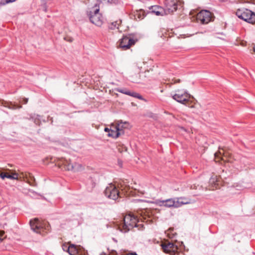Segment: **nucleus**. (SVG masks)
<instances>
[{
    "label": "nucleus",
    "mask_w": 255,
    "mask_h": 255,
    "mask_svg": "<svg viewBox=\"0 0 255 255\" xmlns=\"http://www.w3.org/2000/svg\"><path fill=\"white\" fill-rule=\"evenodd\" d=\"M137 222L138 220L134 216L130 214L126 215L123 219V223L119 228L122 232L127 233L134 227H137L139 226H141L142 228L143 227V225L138 224Z\"/></svg>",
    "instance_id": "f257e3e1"
},
{
    "label": "nucleus",
    "mask_w": 255,
    "mask_h": 255,
    "mask_svg": "<svg viewBox=\"0 0 255 255\" xmlns=\"http://www.w3.org/2000/svg\"><path fill=\"white\" fill-rule=\"evenodd\" d=\"M172 98L177 102L185 105L189 107H192L190 98L191 96L184 89H178L175 91V94L172 95Z\"/></svg>",
    "instance_id": "f03ea898"
},
{
    "label": "nucleus",
    "mask_w": 255,
    "mask_h": 255,
    "mask_svg": "<svg viewBox=\"0 0 255 255\" xmlns=\"http://www.w3.org/2000/svg\"><path fill=\"white\" fill-rule=\"evenodd\" d=\"M184 198H170L166 200H157L156 203L159 206H163L167 208H178L181 206L182 205L189 203L188 202L181 201V199Z\"/></svg>",
    "instance_id": "7ed1b4c3"
},
{
    "label": "nucleus",
    "mask_w": 255,
    "mask_h": 255,
    "mask_svg": "<svg viewBox=\"0 0 255 255\" xmlns=\"http://www.w3.org/2000/svg\"><path fill=\"white\" fill-rule=\"evenodd\" d=\"M236 15L250 23H254L255 22V13L248 9H238L236 12Z\"/></svg>",
    "instance_id": "20e7f679"
},
{
    "label": "nucleus",
    "mask_w": 255,
    "mask_h": 255,
    "mask_svg": "<svg viewBox=\"0 0 255 255\" xmlns=\"http://www.w3.org/2000/svg\"><path fill=\"white\" fill-rule=\"evenodd\" d=\"M179 4L178 0H165L164 9L166 14H170L175 11Z\"/></svg>",
    "instance_id": "39448f33"
},
{
    "label": "nucleus",
    "mask_w": 255,
    "mask_h": 255,
    "mask_svg": "<svg viewBox=\"0 0 255 255\" xmlns=\"http://www.w3.org/2000/svg\"><path fill=\"white\" fill-rule=\"evenodd\" d=\"M119 191L116 187L113 185L110 184L104 191V194L108 198L113 200H116L120 197Z\"/></svg>",
    "instance_id": "423d86ee"
},
{
    "label": "nucleus",
    "mask_w": 255,
    "mask_h": 255,
    "mask_svg": "<svg viewBox=\"0 0 255 255\" xmlns=\"http://www.w3.org/2000/svg\"><path fill=\"white\" fill-rule=\"evenodd\" d=\"M137 39H134L130 36H123L120 40L119 46L123 50H127L134 45Z\"/></svg>",
    "instance_id": "0eeeda50"
},
{
    "label": "nucleus",
    "mask_w": 255,
    "mask_h": 255,
    "mask_svg": "<svg viewBox=\"0 0 255 255\" xmlns=\"http://www.w3.org/2000/svg\"><path fill=\"white\" fill-rule=\"evenodd\" d=\"M161 246L163 252L170 255H175L179 253L178 246L172 242L164 243L161 245Z\"/></svg>",
    "instance_id": "6e6552de"
},
{
    "label": "nucleus",
    "mask_w": 255,
    "mask_h": 255,
    "mask_svg": "<svg viewBox=\"0 0 255 255\" xmlns=\"http://www.w3.org/2000/svg\"><path fill=\"white\" fill-rule=\"evenodd\" d=\"M99 9L96 8L93 11L88 12L90 21L98 26H101L103 21L101 18V15L99 13Z\"/></svg>",
    "instance_id": "1a4fd4ad"
},
{
    "label": "nucleus",
    "mask_w": 255,
    "mask_h": 255,
    "mask_svg": "<svg viewBox=\"0 0 255 255\" xmlns=\"http://www.w3.org/2000/svg\"><path fill=\"white\" fill-rule=\"evenodd\" d=\"M212 13L208 10H203L200 11L196 15V19L198 22L202 24H207L211 20Z\"/></svg>",
    "instance_id": "9d476101"
},
{
    "label": "nucleus",
    "mask_w": 255,
    "mask_h": 255,
    "mask_svg": "<svg viewBox=\"0 0 255 255\" xmlns=\"http://www.w3.org/2000/svg\"><path fill=\"white\" fill-rule=\"evenodd\" d=\"M29 224L32 230L36 233L42 234L44 228L41 223L37 219L35 218L33 220H30Z\"/></svg>",
    "instance_id": "9b49d317"
},
{
    "label": "nucleus",
    "mask_w": 255,
    "mask_h": 255,
    "mask_svg": "<svg viewBox=\"0 0 255 255\" xmlns=\"http://www.w3.org/2000/svg\"><path fill=\"white\" fill-rule=\"evenodd\" d=\"M63 163L68 170L76 172L79 171L82 168L81 164L76 162L72 163L70 160H65Z\"/></svg>",
    "instance_id": "f8f14e48"
},
{
    "label": "nucleus",
    "mask_w": 255,
    "mask_h": 255,
    "mask_svg": "<svg viewBox=\"0 0 255 255\" xmlns=\"http://www.w3.org/2000/svg\"><path fill=\"white\" fill-rule=\"evenodd\" d=\"M115 90L120 93L126 94L127 95H128L133 97L137 98L138 99L142 100L143 98L141 96L138 94L137 93L130 91L127 89L126 88H116Z\"/></svg>",
    "instance_id": "ddd939ff"
},
{
    "label": "nucleus",
    "mask_w": 255,
    "mask_h": 255,
    "mask_svg": "<svg viewBox=\"0 0 255 255\" xmlns=\"http://www.w3.org/2000/svg\"><path fill=\"white\" fill-rule=\"evenodd\" d=\"M149 9L151 10L150 12L154 13L155 15L158 16L166 14L164 8L158 5L151 6Z\"/></svg>",
    "instance_id": "4468645a"
},
{
    "label": "nucleus",
    "mask_w": 255,
    "mask_h": 255,
    "mask_svg": "<svg viewBox=\"0 0 255 255\" xmlns=\"http://www.w3.org/2000/svg\"><path fill=\"white\" fill-rule=\"evenodd\" d=\"M122 126L120 124H118V125L115 127L116 130L113 129H111L109 133H108V135L110 137H112L115 138H118L121 134H122L121 129V127Z\"/></svg>",
    "instance_id": "2eb2a0df"
},
{
    "label": "nucleus",
    "mask_w": 255,
    "mask_h": 255,
    "mask_svg": "<svg viewBox=\"0 0 255 255\" xmlns=\"http://www.w3.org/2000/svg\"><path fill=\"white\" fill-rule=\"evenodd\" d=\"M81 247L73 244H70V250L68 252L70 255H79Z\"/></svg>",
    "instance_id": "dca6fc26"
},
{
    "label": "nucleus",
    "mask_w": 255,
    "mask_h": 255,
    "mask_svg": "<svg viewBox=\"0 0 255 255\" xmlns=\"http://www.w3.org/2000/svg\"><path fill=\"white\" fill-rule=\"evenodd\" d=\"M0 177L2 179H4L5 178H7L10 179H18V174L16 173H14L12 175L7 174L6 173L2 172L0 174Z\"/></svg>",
    "instance_id": "f3484780"
},
{
    "label": "nucleus",
    "mask_w": 255,
    "mask_h": 255,
    "mask_svg": "<svg viewBox=\"0 0 255 255\" xmlns=\"http://www.w3.org/2000/svg\"><path fill=\"white\" fill-rule=\"evenodd\" d=\"M137 214L142 218L141 220H145L147 217L149 218V213L145 210H140L137 212Z\"/></svg>",
    "instance_id": "a211bd4d"
},
{
    "label": "nucleus",
    "mask_w": 255,
    "mask_h": 255,
    "mask_svg": "<svg viewBox=\"0 0 255 255\" xmlns=\"http://www.w3.org/2000/svg\"><path fill=\"white\" fill-rule=\"evenodd\" d=\"M4 106L5 107H7L9 109H19L21 108V106H17L15 105H13L12 103H5V105H4Z\"/></svg>",
    "instance_id": "6ab92c4d"
},
{
    "label": "nucleus",
    "mask_w": 255,
    "mask_h": 255,
    "mask_svg": "<svg viewBox=\"0 0 255 255\" xmlns=\"http://www.w3.org/2000/svg\"><path fill=\"white\" fill-rule=\"evenodd\" d=\"M70 243H68V244L64 243L62 245V249L64 251L67 252H69L70 250Z\"/></svg>",
    "instance_id": "aec40b11"
},
{
    "label": "nucleus",
    "mask_w": 255,
    "mask_h": 255,
    "mask_svg": "<svg viewBox=\"0 0 255 255\" xmlns=\"http://www.w3.org/2000/svg\"><path fill=\"white\" fill-rule=\"evenodd\" d=\"M118 124H120L122 126V127H121V129L122 130L121 133H122V134H124V132L123 130V128H127L128 125V124L127 122L123 123V122H121Z\"/></svg>",
    "instance_id": "412c9836"
},
{
    "label": "nucleus",
    "mask_w": 255,
    "mask_h": 255,
    "mask_svg": "<svg viewBox=\"0 0 255 255\" xmlns=\"http://www.w3.org/2000/svg\"><path fill=\"white\" fill-rule=\"evenodd\" d=\"M223 152L221 150H219L218 152H216L214 154L215 157L217 159V158H220V156H222V155H224V156H225V153H224V149H222Z\"/></svg>",
    "instance_id": "4be33fe9"
},
{
    "label": "nucleus",
    "mask_w": 255,
    "mask_h": 255,
    "mask_svg": "<svg viewBox=\"0 0 255 255\" xmlns=\"http://www.w3.org/2000/svg\"><path fill=\"white\" fill-rule=\"evenodd\" d=\"M16 0H1L0 1V5H3L7 3L14 2Z\"/></svg>",
    "instance_id": "5701e85b"
},
{
    "label": "nucleus",
    "mask_w": 255,
    "mask_h": 255,
    "mask_svg": "<svg viewBox=\"0 0 255 255\" xmlns=\"http://www.w3.org/2000/svg\"><path fill=\"white\" fill-rule=\"evenodd\" d=\"M105 3L109 4H117L118 3V0H102Z\"/></svg>",
    "instance_id": "b1692460"
},
{
    "label": "nucleus",
    "mask_w": 255,
    "mask_h": 255,
    "mask_svg": "<svg viewBox=\"0 0 255 255\" xmlns=\"http://www.w3.org/2000/svg\"><path fill=\"white\" fill-rule=\"evenodd\" d=\"M172 81H173V83H174V84H175V83H180V79L172 80Z\"/></svg>",
    "instance_id": "393cba45"
},
{
    "label": "nucleus",
    "mask_w": 255,
    "mask_h": 255,
    "mask_svg": "<svg viewBox=\"0 0 255 255\" xmlns=\"http://www.w3.org/2000/svg\"><path fill=\"white\" fill-rule=\"evenodd\" d=\"M111 129L108 128H105V129H104V130L106 131V132H108V133L110 132V131H111Z\"/></svg>",
    "instance_id": "a878e982"
},
{
    "label": "nucleus",
    "mask_w": 255,
    "mask_h": 255,
    "mask_svg": "<svg viewBox=\"0 0 255 255\" xmlns=\"http://www.w3.org/2000/svg\"><path fill=\"white\" fill-rule=\"evenodd\" d=\"M127 255H138L136 253H131L127 254Z\"/></svg>",
    "instance_id": "bb28decb"
},
{
    "label": "nucleus",
    "mask_w": 255,
    "mask_h": 255,
    "mask_svg": "<svg viewBox=\"0 0 255 255\" xmlns=\"http://www.w3.org/2000/svg\"><path fill=\"white\" fill-rule=\"evenodd\" d=\"M23 100L24 101V104H26L27 103V102H28L27 98H24Z\"/></svg>",
    "instance_id": "cd10ccee"
},
{
    "label": "nucleus",
    "mask_w": 255,
    "mask_h": 255,
    "mask_svg": "<svg viewBox=\"0 0 255 255\" xmlns=\"http://www.w3.org/2000/svg\"><path fill=\"white\" fill-rule=\"evenodd\" d=\"M117 24V22H113L112 23V25H113L114 27H116Z\"/></svg>",
    "instance_id": "c85d7f7f"
},
{
    "label": "nucleus",
    "mask_w": 255,
    "mask_h": 255,
    "mask_svg": "<svg viewBox=\"0 0 255 255\" xmlns=\"http://www.w3.org/2000/svg\"><path fill=\"white\" fill-rule=\"evenodd\" d=\"M49 225H47L46 227L45 228V230H49Z\"/></svg>",
    "instance_id": "c756f323"
},
{
    "label": "nucleus",
    "mask_w": 255,
    "mask_h": 255,
    "mask_svg": "<svg viewBox=\"0 0 255 255\" xmlns=\"http://www.w3.org/2000/svg\"><path fill=\"white\" fill-rule=\"evenodd\" d=\"M214 182V179H210V182L212 183Z\"/></svg>",
    "instance_id": "7c9ffc66"
},
{
    "label": "nucleus",
    "mask_w": 255,
    "mask_h": 255,
    "mask_svg": "<svg viewBox=\"0 0 255 255\" xmlns=\"http://www.w3.org/2000/svg\"><path fill=\"white\" fill-rule=\"evenodd\" d=\"M34 122L36 124H38L39 122V120L37 121L36 120H35Z\"/></svg>",
    "instance_id": "2f4dec72"
},
{
    "label": "nucleus",
    "mask_w": 255,
    "mask_h": 255,
    "mask_svg": "<svg viewBox=\"0 0 255 255\" xmlns=\"http://www.w3.org/2000/svg\"><path fill=\"white\" fill-rule=\"evenodd\" d=\"M30 177H31V180H33V181H34V180H35V179H34V177H33V176H30Z\"/></svg>",
    "instance_id": "473e14b6"
},
{
    "label": "nucleus",
    "mask_w": 255,
    "mask_h": 255,
    "mask_svg": "<svg viewBox=\"0 0 255 255\" xmlns=\"http://www.w3.org/2000/svg\"><path fill=\"white\" fill-rule=\"evenodd\" d=\"M29 184H30L31 185H32V186H35V184H34L33 183H32L29 182Z\"/></svg>",
    "instance_id": "72a5a7b5"
},
{
    "label": "nucleus",
    "mask_w": 255,
    "mask_h": 255,
    "mask_svg": "<svg viewBox=\"0 0 255 255\" xmlns=\"http://www.w3.org/2000/svg\"><path fill=\"white\" fill-rule=\"evenodd\" d=\"M100 255H106V254L105 253H102L100 254Z\"/></svg>",
    "instance_id": "f704fd0d"
},
{
    "label": "nucleus",
    "mask_w": 255,
    "mask_h": 255,
    "mask_svg": "<svg viewBox=\"0 0 255 255\" xmlns=\"http://www.w3.org/2000/svg\"><path fill=\"white\" fill-rule=\"evenodd\" d=\"M138 18H142V17H141L140 15L138 16Z\"/></svg>",
    "instance_id": "c9c22d12"
},
{
    "label": "nucleus",
    "mask_w": 255,
    "mask_h": 255,
    "mask_svg": "<svg viewBox=\"0 0 255 255\" xmlns=\"http://www.w3.org/2000/svg\"><path fill=\"white\" fill-rule=\"evenodd\" d=\"M221 158L222 160H224L223 157L222 156L221 157Z\"/></svg>",
    "instance_id": "e433bc0d"
}]
</instances>
